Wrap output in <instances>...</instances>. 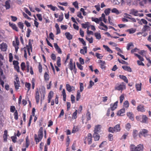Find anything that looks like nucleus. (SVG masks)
<instances>
[{"instance_id": "obj_1", "label": "nucleus", "mask_w": 151, "mask_h": 151, "mask_svg": "<svg viewBox=\"0 0 151 151\" xmlns=\"http://www.w3.org/2000/svg\"><path fill=\"white\" fill-rule=\"evenodd\" d=\"M43 128L41 127L40 128L38 132L37 135L36 134L34 135L35 140L36 144H37L42 139L43 137Z\"/></svg>"}, {"instance_id": "obj_2", "label": "nucleus", "mask_w": 151, "mask_h": 151, "mask_svg": "<svg viewBox=\"0 0 151 151\" xmlns=\"http://www.w3.org/2000/svg\"><path fill=\"white\" fill-rule=\"evenodd\" d=\"M144 147L142 144H139L137 146L131 144L129 146L130 151H143Z\"/></svg>"}, {"instance_id": "obj_3", "label": "nucleus", "mask_w": 151, "mask_h": 151, "mask_svg": "<svg viewBox=\"0 0 151 151\" xmlns=\"http://www.w3.org/2000/svg\"><path fill=\"white\" fill-rule=\"evenodd\" d=\"M121 129L120 126V124H118L116 125L114 127H110L108 128L109 132L114 133L119 132Z\"/></svg>"}, {"instance_id": "obj_4", "label": "nucleus", "mask_w": 151, "mask_h": 151, "mask_svg": "<svg viewBox=\"0 0 151 151\" xmlns=\"http://www.w3.org/2000/svg\"><path fill=\"white\" fill-rule=\"evenodd\" d=\"M125 89L126 85L124 82H122L121 84H119L118 85H116L114 88L115 90L121 91V93H122L123 90Z\"/></svg>"}, {"instance_id": "obj_5", "label": "nucleus", "mask_w": 151, "mask_h": 151, "mask_svg": "<svg viewBox=\"0 0 151 151\" xmlns=\"http://www.w3.org/2000/svg\"><path fill=\"white\" fill-rule=\"evenodd\" d=\"M16 40V43L14 41L13 42V46L15 47V50L16 52L18 51V49L19 48V41L18 37L16 36H15Z\"/></svg>"}, {"instance_id": "obj_6", "label": "nucleus", "mask_w": 151, "mask_h": 151, "mask_svg": "<svg viewBox=\"0 0 151 151\" xmlns=\"http://www.w3.org/2000/svg\"><path fill=\"white\" fill-rule=\"evenodd\" d=\"M148 131L145 129H142L139 133V136L140 138L142 136L145 137L148 133Z\"/></svg>"}, {"instance_id": "obj_7", "label": "nucleus", "mask_w": 151, "mask_h": 151, "mask_svg": "<svg viewBox=\"0 0 151 151\" xmlns=\"http://www.w3.org/2000/svg\"><path fill=\"white\" fill-rule=\"evenodd\" d=\"M35 98L36 100V103L38 104L40 99V94L38 89H37L36 91Z\"/></svg>"}, {"instance_id": "obj_8", "label": "nucleus", "mask_w": 151, "mask_h": 151, "mask_svg": "<svg viewBox=\"0 0 151 151\" xmlns=\"http://www.w3.org/2000/svg\"><path fill=\"white\" fill-rule=\"evenodd\" d=\"M67 90L69 92H70L73 91H75V88L73 86H71L68 84H67L66 85Z\"/></svg>"}, {"instance_id": "obj_9", "label": "nucleus", "mask_w": 151, "mask_h": 151, "mask_svg": "<svg viewBox=\"0 0 151 151\" xmlns=\"http://www.w3.org/2000/svg\"><path fill=\"white\" fill-rule=\"evenodd\" d=\"M101 125L98 124L95 126L94 130L93 131L94 133H99L101 132Z\"/></svg>"}, {"instance_id": "obj_10", "label": "nucleus", "mask_w": 151, "mask_h": 151, "mask_svg": "<svg viewBox=\"0 0 151 151\" xmlns=\"http://www.w3.org/2000/svg\"><path fill=\"white\" fill-rule=\"evenodd\" d=\"M118 101H116L114 104L111 103L110 104V109L111 110L113 111L115 110L117 107V104Z\"/></svg>"}, {"instance_id": "obj_11", "label": "nucleus", "mask_w": 151, "mask_h": 151, "mask_svg": "<svg viewBox=\"0 0 151 151\" xmlns=\"http://www.w3.org/2000/svg\"><path fill=\"white\" fill-rule=\"evenodd\" d=\"M7 45L5 43H2L0 45V48L3 51H5L7 49Z\"/></svg>"}, {"instance_id": "obj_12", "label": "nucleus", "mask_w": 151, "mask_h": 151, "mask_svg": "<svg viewBox=\"0 0 151 151\" xmlns=\"http://www.w3.org/2000/svg\"><path fill=\"white\" fill-rule=\"evenodd\" d=\"M137 109L139 111L144 112L145 111L144 106L142 104H140L137 107Z\"/></svg>"}, {"instance_id": "obj_13", "label": "nucleus", "mask_w": 151, "mask_h": 151, "mask_svg": "<svg viewBox=\"0 0 151 151\" xmlns=\"http://www.w3.org/2000/svg\"><path fill=\"white\" fill-rule=\"evenodd\" d=\"M54 46L55 48L56 51L58 53L61 54L62 53V51L61 49L59 47L57 44L55 43L54 44Z\"/></svg>"}, {"instance_id": "obj_14", "label": "nucleus", "mask_w": 151, "mask_h": 151, "mask_svg": "<svg viewBox=\"0 0 151 151\" xmlns=\"http://www.w3.org/2000/svg\"><path fill=\"white\" fill-rule=\"evenodd\" d=\"M148 119V118L146 116V115H143L142 116V120L140 121L141 122L144 123H147V121Z\"/></svg>"}, {"instance_id": "obj_15", "label": "nucleus", "mask_w": 151, "mask_h": 151, "mask_svg": "<svg viewBox=\"0 0 151 151\" xmlns=\"http://www.w3.org/2000/svg\"><path fill=\"white\" fill-rule=\"evenodd\" d=\"M99 133L95 132L93 133V137L94 139V141H97L99 140L100 138V136Z\"/></svg>"}, {"instance_id": "obj_16", "label": "nucleus", "mask_w": 151, "mask_h": 151, "mask_svg": "<svg viewBox=\"0 0 151 151\" xmlns=\"http://www.w3.org/2000/svg\"><path fill=\"white\" fill-rule=\"evenodd\" d=\"M9 24L10 27H11L12 29L15 30L17 32L18 31V29L16 25L14 23H12L10 22L9 23Z\"/></svg>"}, {"instance_id": "obj_17", "label": "nucleus", "mask_w": 151, "mask_h": 151, "mask_svg": "<svg viewBox=\"0 0 151 151\" xmlns=\"http://www.w3.org/2000/svg\"><path fill=\"white\" fill-rule=\"evenodd\" d=\"M100 26H102V27H104V28H103V27H101L100 26H99V29L101 30L105 31L107 30L108 29L106 25H105L103 22H100Z\"/></svg>"}, {"instance_id": "obj_18", "label": "nucleus", "mask_w": 151, "mask_h": 151, "mask_svg": "<svg viewBox=\"0 0 151 151\" xmlns=\"http://www.w3.org/2000/svg\"><path fill=\"white\" fill-rule=\"evenodd\" d=\"M125 112L124 108H123L119 110L117 113V115L118 116H122L124 115V113Z\"/></svg>"}, {"instance_id": "obj_19", "label": "nucleus", "mask_w": 151, "mask_h": 151, "mask_svg": "<svg viewBox=\"0 0 151 151\" xmlns=\"http://www.w3.org/2000/svg\"><path fill=\"white\" fill-rule=\"evenodd\" d=\"M150 27L147 25H145L143 26V28L142 29V32H145L146 31H148L150 30Z\"/></svg>"}, {"instance_id": "obj_20", "label": "nucleus", "mask_w": 151, "mask_h": 151, "mask_svg": "<svg viewBox=\"0 0 151 151\" xmlns=\"http://www.w3.org/2000/svg\"><path fill=\"white\" fill-rule=\"evenodd\" d=\"M87 139L88 141V144H91L92 142V134L91 133H88L87 137Z\"/></svg>"}, {"instance_id": "obj_21", "label": "nucleus", "mask_w": 151, "mask_h": 151, "mask_svg": "<svg viewBox=\"0 0 151 151\" xmlns=\"http://www.w3.org/2000/svg\"><path fill=\"white\" fill-rule=\"evenodd\" d=\"M127 116L129 117V119L131 120L132 121H133L134 120V115L133 114L132 112H128L127 114Z\"/></svg>"}, {"instance_id": "obj_22", "label": "nucleus", "mask_w": 151, "mask_h": 151, "mask_svg": "<svg viewBox=\"0 0 151 151\" xmlns=\"http://www.w3.org/2000/svg\"><path fill=\"white\" fill-rule=\"evenodd\" d=\"M99 63H100V66L101 68L102 69L105 70L106 68V66H105V63L104 61H103L101 60H100L99 61Z\"/></svg>"}, {"instance_id": "obj_23", "label": "nucleus", "mask_w": 151, "mask_h": 151, "mask_svg": "<svg viewBox=\"0 0 151 151\" xmlns=\"http://www.w3.org/2000/svg\"><path fill=\"white\" fill-rule=\"evenodd\" d=\"M65 35L67 39L69 40H70L73 38V35L69 32H65Z\"/></svg>"}, {"instance_id": "obj_24", "label": "nucleus", "mask_w": 151, "mask_h": 151, "mask_svg": "<svg viewBox=\"0 0 151 151\" xmlns=\"http://www.w3.org/2000/svg\"><path fill=\"white\" fill-rule=\"evenodd\" d=\"M40 91L41 93H42L43 97H44L45 94V87L43 86H42L40 88Z\"/></svg>"}, {"instance_id": "obj_25", "label": "nucleus", "mask_w": 151, "mask_h": 151, "mask_svg": "<svg viewBox=\"0 0 151 151\" xmlns=\"http://www.w3.org/2000/svg\"><path fill=\"white\" fill-rule=\"evenodd\" d=\"M130 11L131 12L130 13V14L134 15V16H137L138 13V12L137 10L134 9H131Z\"/></svg>"}, {"instance_id": "obj_26", "label": "nucleus", "mask_w": 151, "mask_h": 151, "mask_svg": "<svg viewBox=\"0 0 151 151\" xmlns=\"http://www.w3.org/2000/svg\"><path fill=\"white\" fill-rule=\"evenodd\" d=\"M73 59L71 58L70 59V61L68 65L69 68L71 70H73Z\"/></svg>"}, {"instance_id": "obj_27", "label": "nucleus", "mask_w": 151, "mask_h": 151, "mask_svg": "<svg viewBox=\"0 0 151 151\" xmlns=\"http://www.w3.org/2000/svg\"><path fill=\"white\" fill-rule=\"evenodd\" d=\"M82 27L83 28L85 29L87 28V29H89L90 27L89 23L88 22H86L85 23H82L81 24Z\"/></svg>"}, {"instance_id": "obj_28", "label": "nucleus", "mask_w": 151, "mask_h": 151, "mask_svg": "<svg viewBox=\"0 0 151 151\" xmlns=\"http://www.w3.org/2000/svg\"><path fill=\"white\" fill-rule=\"evenodd\" d=\"M119 77L120 78L123 80L126 83H128V80L126 77L124 75H120L119 76Z\"/></svg>"}, {"instance_id": "obj_29", "label": "nucleus", "mask_w": 151, "mask_h": 151, "mask_svg": "<svg viewBox=\"0 0 151 151\" xmlns=\"http://www.w3.org/2000/svg\"><path fill=\"white\" fill-rule=\"evenodd\" d=\"M103 47L109 53H113V51L111 50V49L108 47V46L105 45H103Z\"/></svg>"}, {"instance_id": "obj_30", "label": "nucleus", "mask_w": 151, "mask_h": 151, "mask_svg": "<svg viewBox=\"0 0 151 151\" xmlns=\"http://www.w3.org/2000/svg\"><path fill=\"white\" fill-rule=\"evenodd\" d=\"M122 68L125 70H127L128 72H131L132 70L130 67L127 66H123Z\"/></svg>"}, {"instance_id": "obj_31", "label": "nucleus", "mask_w": 151, "mask_h": 151, "mask_svg": "<svg viewBox=\"0 0 151 151\" xmlns=\"http://www.w3.org/2000/svg\"><path fill=\"white\" fill-rule=\"evenodd\" d=\"M142 83H141L136 84V88L137 91H140L141 90Z\"/></svg>"}, {"instance_id": "obj_32", "label": "nucleus", "mask_w": 151, "mask_h": 151, "mask_svg": "<svg viewBox=\"0 0 151 151\" xmlns=\"http://www.w3.org/2000/svg\"><path fill=\"white\" fill-rule=\"evenodd\" d=\"M8 136V135H7V131L6 130H5L4 131V134L3 135V138L4 141H7Z\"/></svg>"}, {"instance_id": "obj_33", "label": "nucleus", "mask_w": 151, "mask_h": 151, "mask_svg": "<svg viewBox=\"0 0 151 151\" xmlns=\"http://www.w3.org/2000/svg\"><path fill=\"white\" fill-rule=\"evenodd\" d=\"M138 135V131L136 129L133 130L132 133V136L134 139H136Z\"/></svg>"}, {"instance_id": "obj_34", "label": "nucleus", "mask_w": 151, "mask_h": 151, "mask_svg": "<svg viewBox=\"0 0 151 151\" xmlns=\"http://www.w3.org/2000/svg\"><path fill=\"white\" fill-rule=\"evenodd\" d=\"M80 52L81 54H85L87 52V48L86 47L84 46L83 47V49H81Z\"/></svg>"}, {"instance_id": "obj_35", "label": "nucleus", "mask_w": 151, "mask_h": 151, "mask_svg": "<svg viewBox=\"0 0 151 151\" xmlns=\"http://www.w3.org/2000/svg\"><path fill=\"white\" fill-rule=\"evenodd\" d=\"M18 26V27L21 29H22V32H24L23 30V27L24 26V25L23 23L21 22H19L17 24Z\"/></svg>"}, {"instance_id": "obj_36", "label": "nucleus", "mask_w": 151, "mask_h": 151, "mask_svg": "<svg viewBox=\"0 0 151 151\" xmlns=\"http://www.w3.org/2000/svg\"><path fill=\"white\" fill-rule=\"evenodd\" d=\"M55 27L57 30L56 35L60 34L61 32L60 30L59 26L57 23L55 24Z\"/></svg>"}, {"instance_id": "obj_37", "label": "nucleus", "mask_w": 151, "mask_h": 151, "mask_svg": "<svg viewBox=\"0 0 151 151\" xmlns=\"http://www.w3.org/2000/svg\"><path fill=\"white\" fill-rule=\"evenodd\" d=\"M62 94L63 96V99L64 101H65L66 99V95L65 93V90L63 89L62 91Z\"/></svg>"}, {"instance_id": "obj_38", "label": "nucleus", "mask_w": 151, "mask_h": 151, "mask_svg": "<svg viewBox=\"0 0 151 151\" xmlns=\"http://www.w3.org/2000/svg\"><path fill=\"white\" fill-rule=\"evenodd\" d=\"M134 45L132 42L128 43L127 44V49L128 50H129L131 48H132L134 47Z\"/></svg>"}, {"instance_id": "obj_39", "label": "nucleus", "mask_w": 151, "mask_h": 151, "mask_svg": "<svg viewBox=\"0 0 151 151\" xmlns=\"http://www.w3.org/2000/svg\"><path fill=\"white\" fill-rule=\"evenodd\" d=\"M44 78L45 81H48L49 79V75L47 72H45L44 73Z\"/></svg>"}, {"instance_id": "obj_40", "label": "nucleus", "mask_w": 151, "mask_h": 151, "mask_svg": "<svg viewBox=\"0 0 151 151\" xmlns=\"http://www.w3.org/2000/svg\"><path fill=\"white\" fill-rule=\"evenodd\" d=\"M129 106V103L127 100L125 101H124L123 104V106L124 108L127 109Z\"/></svg>"}, {"instance_id": "obj_41", "label": "nucleus", "mask_w": 151, "mask_h": 151, "mask_svg": "<svg viewBox=\"0 0 151 151\" xmlns=\"http://www.w3.org/2000/svg\"><path fill=\"white\" fill-rule=\"evenodd\" d=\"M81 97V92L79 91L78 90L77 91V93L76 95V100L77 101H78L80 99Z\"/></svg>"}, {"instance_id": "obj_42", "label": "nucleus", "mask_w": 151, "mask_h": 151, "mask_svg": "<svg viewBox=\"0 0 151 151\" xmlns=\"http://www.w3.org/2000/svg\"><path fill=\"white\" fill-rule=\"evenodd\" d=\"M57 65L59 67H60L61 65V58L60 57H58L57 58Z\"/></svg>"}, {"instance_id": "obj_43", "label": "nucleus", "mask_w": 151, "mask_h": 151, "mask_svg": "<svg viewBox=\"0 0 151 151\" xmlns=\"http://www.w3.org/2000/svg\"><path fill=\"white\" fill-rule=\"evenodd\" d=\"M30 144V142L28 139V137L27 136L26 138V148H28Z\"/></svg>"}, {"instance_id": "obj_44", "label": "nucleus", "mask_w": 151, "mask_h": 151, "mask_svg": "<svg viewBox=\"0 0 151 151\" xmlns=\"http://www.w3.org/2000/svg\"><path fill=\"white\" fill-rule=\"evenodd\" d=\"M107 144V143L106 141H104L99 145V147L101 148L104 147Z\"/></svg>"}, {"instance_id": "obj_45", "label": "nucleus", "mask_w": 151, "mask_h": 151, "mask_svg": "<svg viewBox=\"0 0 151 151\" xmlns=\"http://www.w3.org/2000/svg\"><path fill=\"white\" fill-rule=\"evenodd\" d=\"M142 24L146 25L148 24L147 22L145 19H141L139 24Z\"/></svg>"}, {"instance_id": "obj_46", "label": "nucleus", "mask_w": 151, "mask_h": 151, "mask_svg": "<svg viewBox=\"0 0 151 151\" xmlns=\"http://www.w3.org/2000/svg\"><path fill=\"white\" fill-rule=\"evenodd\" d=\"M87 120L88 121L91 119V113L88 110L86 114Z\"/></svg>"}, {"instance_id": "obj_47", "label": "nucleus", "mask_w": 151, "mask_h": 151, "mask_svg": "<svg viewBox=\"0 0 151 151\" xmlns=\"http://www.w3.org/2000/svg\"><path fill=\"white\" fill-rule=\"evenodd\" d=\"M47 6L49 8H50L53 11H55L56 9H57V8L56 7L53 6L52 5H47Z\"/></svg>"}, {"instance_id": "obj_48", "label": "nucleus", "mask_w": 151, "mask_h": 151, "mask_svg": "<svg viewBox=\"0 0 151 151\" xmlns=\"http://www.w3.org/2000/svg\"><path fill=\"white\" fill-rule=\"evenodd\" d=\"M54 93L52 91H50L48 93L47 98L50 99L53 97V96Z\"/></svg>"}, {"instance_id": "obj_49", "label": "nucleus", "mask_w": 151, "mask_h": 151, "mask_svg": "<svg viewBox=\"0 0 151 151\" xmlns=\"http://www.w3.org/2000/svg\"><path fill=\"white\" fill-rule=\"evenodd\" d=\"M111 11L112 13H115L116 14H119V12L118 10L117 9L115 8H114L113 9L111 10Z\"/></svg>"}, {"instance_id": "obj_50", "label": "nucleus", "mask_w": 151, "mask_h": 151, "mask_svg": "<svg viewBox=\"0 0 151 151\" xmlns=\"http://www.w3.org/2000/svg\"><path fill=\"white\" fill-rule=\"evenodd\" d=\"M63 19V14L62 13L59 16V18L57 19V21L58 22H61Z\"/></svg>"}, {"instance_id": "obj_51", "label": "nucleus", "mask_w": 151, "mask_h": 151, "mask_svg": "<svg viewBox=\"0 0 151 151\" xmlns=\"http://www.w3.org/2000/svg\"><path fill=\"white\" fill-rule=\"evenodd\" d=\"M135 55L138 57V58L141 61H144V59L140 55H139L137 53H134V54Z\"/></svg>"}, {"instance_id": "obj_52", "label": "nucleus", "mask_w": 151, "mask_h": 151, "mask_svg": "<svg viewBox=\"0 0 151 151\" xmlns=\"http://www.w3.org/2000/svg\"><path fill=\"white\" fill-rule=\"evenodd\" d=\"M26 66V65H25V63L24 62H23L21 63V68L22 70L24 71L25 70Z\"/></svg>"}, {"instance_id": "obj_53", "label": "nucleus", "mask_w": 151, "mask_h": 151, "mask_svg": "<svg viewBox=\"0 0 151 151\" xmlns=\"http://www.w3.org/2000/svg\"><path fill=\"white\" fill-rule=\"evenodd\" d=\"M96 38L98 40H100L101 38V35L100 33H96L94 34Z\"/></svg>"}, {"instance_id": "obj_54", "label": "nucleus", "mask_w": 151, "mask_h": 151, "mask_svg": "<svg viewBox=\"0 0 151 151\" xmlns=\"http://www.w3.org/2000/svg\"><path fill=\"white\" fill-rule=\"evenodd\" d=\"M5 6L6 9H9L10 7V4L9 2L8 1H6L5 2Z\"/></svg>"}, {"instance_id": "obj_55", "label": "nucleus", "mask_w": 151, "mask_h": 151, "mask_svg": "<svg viewBox=\"0 0 151 151\" xmlns=\"http://www.w3.org/2000/svg\"><path fill=\"white\" fill-rule=\"evenodd\" d=\"M110 11L111 9L110 8H107L105 10L104 13L106 15H108L109 14Z\"/></svg>"}, {"instance_id": "obj_56", "label": "nucleus", "mask_w": 151, "mask_h": 151, "mask_svg": "<svg viewBox=\"0 0 151 151\" xmlns=\"http://www.w3.org/2000/svg\"><path fill=\"white\" fill-rule=\"evenodd\" d=\"M77 111L76 110V111L73 113L72 116V118L73 119H75L76 118L77 115Z\"/></svg>"}, {"instance_id": "obj_57", "label": "nucleus", "mask_w": 151, "mask_h": 151, "mask_svg": "<svg viewBox=\"0 0 151 151\" xmlns=\"http://www.w3.org/2000/svg\"><path fill=\"white\" fill-rule=\"evenodd\" d=\"M72 104L74 103L75 102V97L73 94L71 95L70 96Z\"/></svg>"}, {"instance_id": "obj_58", "label": "nucleus", "mask_w": 151, "mask_h": 151, "mask_svg": "<svg viewBox=\"0 0 151 151\" xmlns=\"http://www.w3.org/2000/svg\"><path fill=\"white\" fill-rule=\"evenodd\" d=\"M80 91L81 92H82L84 89V87L83 86V84L82 83H80Z\"/></svg>"}, {"instance_id": "obj_59", "label": "nucleus", "mask_w": 151, "mask_h": 151, "mask_svg": "<svg viewBox=\"0 0 151 151\" xmlns=\"http://www.w3.org/2000/svg\"><path fill=\"white\" fill-rule=\"evenodd\" d=\"M76 65L78 68L80 69L81 70H83V67L82 66L81 64H80L78 62L76 63Z\"/></svg>"}, {"instance_id": "obj_60", "label": "nucleus", "mask_w": 151, "mask_h": 151, "mask_svg": "<svg viewBox=\"0 0 151 151\" xmlns=\"http://www.w3.org/2000/svg\"><path fill=\"white\" fill-rule=\"evenodd\" d=\"M14 118L15 120H17L18 119V113L17 110H16L14 114Z\"/></svg>"}, {"instance_id": "obj_61", "label": "nucleus", "mask_w": 151, "mask_h": 151, "mask_svg": "<svg viewBox=\"0 0 151 151\" xmlns=\"http://www.w3.org/2000/svg\"><path fill=\"white\" fill-rule=\"evenodd\" d=\"M124 99V95L122 94L119 97L120 102V103H122L123 100Z\"/></svg>"}, {"instance_id": "obj_62", "label": "nucleus", "mask_w": 151, "mask_h": 151, "mask_svg": "<svg viewBox=\"0 0 151 151\" xmlns=\"http://www.w3.org/2000/svg\"><path fill=\"white\" fill-rule=\"evenodd\" d=\"M91 19V20L92 21L94 22L97 24H99V21L98 18L92 17Z\"/></svg>"}, {"instance_id": "obj_63", "label": "nucleus", "mask_w": 151, "mask_h": 151, "mask_svg": "<svg viewBox=\"0 0 151 151\" xmlns=\"http://www.w3.org/2000/svg\"><path fill=\"white\" fill-rule=\"evenodd\" d=\"M78 40L82 43L83 46H86V44L83 38H79Z\"/></svg>"}, {"instance_id": "obj_64", "label": "nucleus", "mask_w": 151, "mask_h": 151, "mask_svg": "<svg viewBox=\"0 0 151 151\" xmlns=\"http://www.w3.org/2000/svg\"><path fill=\"white\" fill-rule=\"evenodd\" d=\"M108 137L110 141H112L113 140V135L111 134H109L108 135Z\"/></svg>"}]
</instances>
